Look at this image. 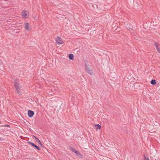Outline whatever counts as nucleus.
<instances>
[{"instance_id":"nucleus-1","label":"nucleus","mask_w":160,"mask_h":160,"mask_svg":"<svg viewBox=\"0 0 160 160\" xmlns=\"http://www.w3.org/2000/svg\"><path fill=\"white\" fill-rule=\"evenodd\" d=\"M14 86L16 89V90L17 91V92L20 95L22 94V92L20 91V88H19V80L18 79H17L14 82Z\"/></svg>"},{"instance_id":"nucleus-2","label":"nucleus","mask_w":160,"mask_h":160,"mask_svg":"<svg viewBox=\"0 0 160 160\" xmlns=\"http://www.w3.org/2000/svg\"><path fill=\"white\" fill-rule=\"evenodd\" d=\"M85 71L90 75H92L93 74L92 70L91 69L89 65L85 64Z\"/></svg>"},{"instance_id":"nucleus-3","label":"nucleus","mask_w":160,"mask_h":160,"mask_svg":"<svg viewBox=\"0 0 160 160\" xmlns=\"http://www.w3.org/2000/svg\"><path fill=\"white\" fill-rule=\"evenodd\" d=\"M22 16L23 18H28L29 16V13L26 10H23L22 11Z\"/></svg>"},{"instance_id":"nucleus-4","label":"nucleus","mask_w":160,"mask_h":160,"mask_svg":"<svg viewBox=\"0 0 160 160\" xmlns=\"http://www.w3.org/2000/svg\"><path fill=\"white\" fill-rule=\"evenodd\" d=\"M27 143L29 144H30L31 146H32V147L35 148L39 150H41L40 148L38 146H37V145L34 144V143L29 141L27 142Z\"/></svg>"},{"instance_id":"nucleus-5","label":"nucleus","mask_w":160,"mask_h":160,"mask_svg":"<svg viewBox=\"0 0 160 160\" xmlns=\"http://www.w3.org/2000/svg\"><path fill=\"white\" fill-rule=\"evenodd\" d=\"M70 150L74 152L80 158L82 157V155L80 153V152L76 150L75 149L73 148L72 147H71Z\"/></svg>"},{"instance_id":"nucleus-6","label":"nucleus","mask_w":160,"mask_h":160,"mask_svg":"<svg viewBox=\"0 0 160 160\" xmlns=\"http://www.w3.org/2000/svg\"><path fill=\"white\" fill-rule=\"evenodd\" d=\"M56 42L58 44H61L63 43L64 42L62 39L59 37H58L56 39Z\"/></svg>"},{"instance_id":"nucleus-7","label":"nucleus","mask_w":160,"mask_h":160,"mask_svg":"<svg viewBox=\"0 0 160 160\" xmlns=\"http://www.w3.org/2000/svg\"><path fill=\"white\" fill-rule=\"evenodd\" d=\"M34 114V112L31 110H29L28 111V115L29 118H31L33 116Z\"/></svg>"},{"instance_id":"nucleus-8","label":"nucleus","mask_w":160,"mask_h":160,"mask_svg":"<svg viewBox=\"0 0 160 160\" xmlns=\"http://www.w3.org/2000/svg\"><path fill=\"white\" fill-rule=\"evenodd\" d=\"M154 44L155 45L157 51L159 53H160V49L159 47L158 43H157L156 42H155Z\"/></svg>"},{"instance_id":"nucleus-9","label":"nucleus","mask_w":160,"mask_h":160,"mask_svg":"<svg viewBox=\"0 0 160 160\" xmlns=\"http://www.w3.org/2000/svg\"><path fill=\"white\" fill-rule=\"evenodd\" d=\"M25 25V27L24 28L25 29L29 31L30 30L29 29V23H24Z\"/></svg>"},{"instance_id":"nucleus-10","label":"nucleus","mask_w":160,"mask_h":160,"mask_svg":"<svg viewBox=\"0 0 160 160\" xmlns=\"http://www.w3.org/2000/svg\"><path fill=\"white\" fill-rule=\"evenodd\" d=\"M74 58V55L72 54L71 53L69 55L68 58L69 59L73 60Z\"/></svg>"},{"instance_id":"nucleus-11","label":"nucleus","mask_w":160,"mask_h":160,"mask_svg":"<svg viewBox=\"0 0 160 160\" xmlns=\"http://www.w3.org/2000/svg\"><path fill=\"white\" fill-rule=\"evenodd\" d=\"M34 136V138L38 142V143L39 144H41V142H40V140L36 136Z\"/></svg>"},{"instance_id":"nucleus-12","label":"nucleus","mask_w":160,"mask_h":160,"mask_svg":"<svg viewBox=\"0 0 160 160\" xmlns=\"http://www.w3.org/2000/svg\"><path fill=\"white\" fill-rule=\"evenodd\" d=\"M150 83L154 85L156 83V80L154 79H152Z\"/></svg>"},{"instance_id":"nucleus-13","label":"nucleus","mask_w":160,"mask_h":160,"mask_svg":"<svg viewBox=\"0 0 160 160\" xmlns=\"http://www.w3.org/2000/svg\"><path fill=\"white\" fill-rule=\"evenodd\" d=\"M96 129H100L101 128V126L99 124H97L96 126Z\"/></svg>"},{"instance_id":"nucleus-14","label":"nucleus","mask_w":160,"mask_h":160,"mask_svg":"<svg viewBox=\"0 0 160 160\" xmlns=\"http://www.w3.org/2000/svg\"><path fill=\"white\" fill-rule=\"evenodd\" d=\"M144 158L145 160H150L149 158L145 155H144Z\"/></svg>"},{"instance_id":"nucleus-15","label":"nucleus","mask_w":160,"mask_h":160,"mask_svg":"<svg viewBox=\"0 0 160 160\" xmlns=\"http://www.w3.org/2000/svg\"><path fill=\"white\" fill-rule=\"evenodd\" d=\"M12 7V6H11V7ZM12 9H13V8H11V9H10V10H11V12L12 11ZM13 9H14V8H13ZM13 11V10L12 11Z\"/></svg>"},{"instance_id":"nucleus-16","label":"nucleus","mask_w":160,"mask_h":160,"mask_svg":"<svg viewBox=\"0 0 160 160\" xmlns=\"http://www.w3.org/2000/svg\"><path fill=\"white\" fill-rule=\"evenodd\" d=\"M41 146H42V147H43V145L42 144V143H41V144H39Z\"/></svg>"},{"instance_id":"nucleus-17","label":"nucleus","mask_w":160,"mask_h":160,"mask_svg":"<svg viewBox=\"0 0 160 160\" xmlns=\"http://www.w3.org/2000/svg\"><path fill=\"white\" fill-rule=\"evenodd\" d=\"M2 62V60L0 59V64Z\"/></svg>"}]
</instances>
